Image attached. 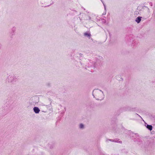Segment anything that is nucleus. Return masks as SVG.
Returning <instances> with one entry per match:
<instances>
[{
	"label": "nucleus",
	"mask_w": 155,
	"mask_h": 155,
	"mask_svg": "<svg viewBox=\"0 0 155 155\" xmlns=\"http://www.w3.org/2000/svg\"><path fill=\"white\" fill-rule=\"evenodd\" d=\"M93 95L98 100H101L104 98L103 92L97 89L94 90L93 91Z\"/></svg>",
	"instance_id": "obj_1"
},
{
	"label": "nucleus",
	"mask_w": 155,
	"mask_h": 155,
	"mask_svg": "<svg viewBox=\"0 0 155 155\" xmlns=\"http://www.w3.org/2000/svg\"><path fill=\"white\" fill-rule=\"evenodd\" d=\"M84 127V125L82 124H81L80 125V127L81 128H82Z\"/></svg>",
	"instance_id": "obj_6"
},
{
	"label": "nucleus",
	"mask_w": 155,
	"mask_h": 155,
	"mask_svg": "<svg viewBox=\"0 0 155 155\" xmlns=\"http://www.w3.org/2000/svg\"><path fill=\"white\" fill-rule=\"evenodd\" d=\"M141 20V17H138L136 19V21L137 23H139Z\"/></svg>",
	"instance_id": "obj_3"
},
{
	"label": "nucleus",
	"mask_w": 155,
	"mask_h": 155,
	"mask_svg": "<svg viewBox=\"0 0 155 155\" xmlns=\"http://www.w3.org/2000/svg\"><path fill=\"white\" fill-rule=\"evenodd\" d=\"M84 35L89 37L90 36V34L89 33H84Z\"/></svg>",
	"instance_id": "obj_5"
},
{
	"label": "nucleus",
	"mask_w": 155,
	"mask_h": 155,
	"mask_svg": "<svg viewBox=\"0 0 155 155\" xmlns=\"http://www.w3.org/2000/svg\"><path fill=\"white\" fill-rule=\"evenodd\" d=\"M147 127L150 130H151L152 129V127L151 125H147Z\"/></svg>",
	"instance_id": "obj_4"
},
{
	"label": "nucleus",
	"mask_w": 155,
	"mask_h": 155,
	"mask_svg": "<svg viewBox=\"0 0 155 155\" xmlns=\"http://www.w3.org/2000/svg\"><path fill=\"white\" fill-rule=\"evenodd\" d=\"M33 110L35 113L37 114L40 111V110L37 107H34L33 108Z\"/></svg>",
	"instance_id": "obj_2"
}]
</instances>
